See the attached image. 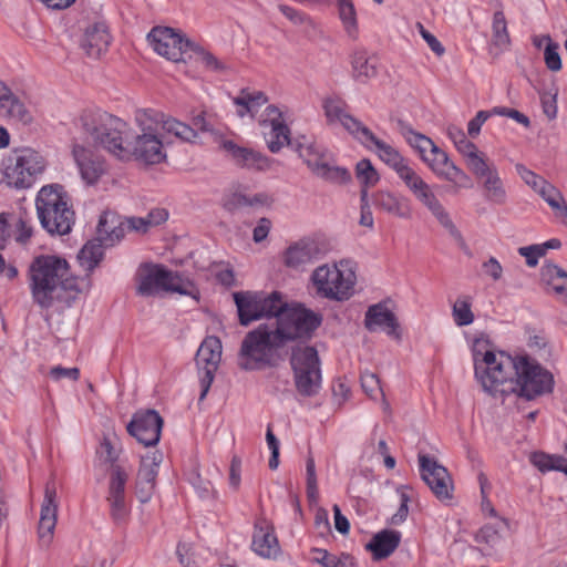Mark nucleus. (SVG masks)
I'll list each match as a JSON object with an SVG mask.
<instances>
[{
	"label": "nucleus",
	"mask_w": 567,
	"mask_h": 567,
	"mask_svg": "<svg viewBox=\"0 0 567 567\" xmlns=\"http://www.w3.org/2000/svg\"><path fill=\"white\" fill-rule=\"evenodd\" d=\"M519 177L534 190L536 192L540 185L546 181L535 172L528 169L523 164H516L515 166Z\"/></svg>",
	"instance_id": "680f3d73"
},
{
	"label": "nucleus",
	"mask_w": 567,
	"mask_h": 567,
	"mask_svg": "<svg viewBox=\"0 0 567 567\" xmlns=\"http://www.w3.org/2000/svg\"><path fill=\"white\" fill-rule=\"evenodd\" d=\"M402 135L406 143L419 153L421 159L435 176L452 183L458 188L472 187L471 177L449 157L434 142L411 127L403 128Z\"/></svg>",
	"instance_id": "7ed1b4c3"
},
{
	"label": "nucleus",
	"mask_w": 567,
	"mask_h": 567,
	"mask_svg": "<svg viewBox=\"0 0 567 567\" xmlns=\"http://www.w3.org/2000/svg\"><path fill=\"white\" fill-rule=\"evenodd\" d=\"M559 44L554 42L553 44L546 45L544 51V61L548 70L557 72L561 69V59L559 55Z\"/></svg>",
	"instance_id": "bf43d9fd"
},
{
	"label": "nucleus",
	"mask_w": 567,
	"mask_h": 567,
	"mask_svg": "<svg viewBox=\"0 0 567 567\" xmlns=\"http://www.w3.org/2000/svg\"><path fill=\"white\" fill-rule=\"evenodd\" d=\"M536 193L548 204L555 217L567 226V204L560 190L545 181Z\"/></svg>",
	"instance_id": "c9c22d12"
},
{
	"label": "nucleus",
	"mask_w": 567,
	"mask_h": 567,
	"mask_svg": "<svg viewBox=\"0 0 567 567\" xmlns=\"http://www.w3.org/2000/svg\"><path fill=\"white\" fill-rule=\"evenodd\" d=\"M312 561L322 567H357L355 559L347 553L340 555L330 554L323 548H312Z\"/></svg>",
	"instance_id": "c03bdc74"
},
{
	"label": "nucleus",
	"mask_w": 567,
	"mask_h": 567,
	"mask_svg": "<svg viewBox=\"0 0 567 567\" xmlns=\"http://www.w3.org/2000/svg\"><path fill=\"white\" fill-rule=\"evenodd\" d=\"M75 125L95 143L120 159L134 156L145 164L155 165L166 159L165 141L159 134H137L132 143L124 144L126 123L100 109L84 110Z\"/></svg>",
	"instance_id": "f257e3e1"
},
{
	"label": "nucleus",
	"mask_w": 567,
	"mask_h": 567,
	"mask_svg": "<svg viewBox=\"0 0 567 567\" xmlns=\"http://www.w3.org/2000/svg\"><path fill=\"white\" fill-rule=\"evenodd\" d=\"M454 322L458 327L468 326L474 321L472 312V299L468 296H461L456 299L452 308Z\"/></svg>",
	"instance_id": "8fccbe9b"
},
{
	"label": "nucleus",
	"mask_w": 567,
	"mask_h": 567,
	"mask_svg": "<svg viewBox=\"0 0 567 567\" xmlns=\"http://www.w3.org/2000/svg\"><path fill=\"white\" fill-rule=\"evenodd\" d=\"M275 326H271L281 343L311 338L313 331L320 326L321 317L301 306L287 307L284 301L282 310L274 315Z\"/></svg>",
	"instance_id": "6e6552de"
},
{
	"label": "nucleus",
	"mask_w": 567,
	"mask_h": 567,
	"mask_svg": "<svg viewBox=\"0 0 567 567\" xmlns=\"http://www.w3.org/2000/svg\"><path fill=\"white\" fill-rule=\"evenodd\" d=\"M226 156L237 166L254 171H268L272 161L260 152L238 145L231 140H224L220 144Z\"/></svg>",
	"instance_id": "393cba45"
},
{
	"label": "nucleus",
	"mask_w": 567,
	"mask_h": 567,
	"mask_svg": "<svg viewBox=\"0 0 567 567\" xmlns=\"http://www.w3.org/2000/svg\"><path fill=\"white\" fill-rule=\"evenodd\" d=\"M290 364L297 391L303 396H313L321 386V371L318 352L313 347H296Z\"/></svg>",
	"instance_id": "ddd939ff"
},
{
	"label": "nucleus",
	"mask_w": 567,
	"mask_h": 567,
	"mask_svg": "<svg viewBox=\"0 0 567 567\" xmlns=\"http://www.w3.org/2000/svg\"><path fill=\"white\" fill-rule=\"evenodd\" d=\"M0 111L10 120L24 124L32 120V115L24 103L16 96L8 86L7 92L0 95Z\"/></svg>",
	"instance_id": "e433bc0d"
},
{
	"label": "nucleus",
	"mask_w": 567,
	"mask_h": 567,
	"mask_svg": "<svg viewBox=\"0 0 567 567\" xmlns=\"http://www.w3.org/2000/svg\"><path fill=\"white\" fill-rule=\"evenodd\" d=\"M221 350L220 340L214 336L205 338L197 350L196 363L202 388L200 400L205 399L214 381L215 372L221 360Z\"/></svg>",
	"instance_id": "dca6fc26"
},
{
	"label": "nucleus",
	"mask_w": 567,
	"mask_h": 567,
	"mask_svg": "<svg viewBox=\"0 0 567 567\" xmlns=\"http://www.w3.org/2000/svg\"><path fill=\"white\" fill-rule=\"evenodd\" d=\"M259 125L265 132L267 146L271 153H278L290 144V128L286 124L284 112L276 105H268L260 114Z\"/></svg>",
	"instance_id": "aec40b11"
},
{
	"label": "nucleus",
	"mask_w": 567,
	"mask_h": 567,
	"mask_svg": "<svg viewBox=\"0 0 567 567\" xmlns=\"http://www.w3.org/2000/svg\"><path fill=\"white\" fill-rule=\"evenodd\" d=\"M484 197L487 202L495 205H503L506 203L507 193L503 181L497 169L483 178Z\"/></svg>",
	"instance_id": "37998d69"
},
{
	"label": "nucleus",
	"mask_w": 567,
	"mask_h": 567,
	"mask_svg": "<svg viewBox=\"0 0 567 567\" xmlns=\"http://www.w3.org/2000/svg\"><path fill=\"white\" fill-rule=\"evenodd\" d=\"M401 181L422 205L435 196L432 187L420 176L415 169L409 173Z\"/></svg>",
	"instance_id": "a18cd8bd"
},
{
	"label": "nucleus",
	"mask_w": 567,
	"mask_h": 567,
	"mask_svg": "<svg viewBox=\"0 0 567 567\" xmlns=\"http://www.w3.org/2000/svg\"><path fill=\"white\" fill-rule=\"evenodd\" d=\"M162 462L163 454L159 451H152L142 456L134 482V494L141 504L152 499Z\"/></svg>",
	"instance_id": "6ab92c4d"
},
{
	"label": "nucleus",
	"mask_w": 567,
	"mask_h": 567,
	"mask_svg": "<svg viewBox=\"0 0 567 567\" xmlns=\"http://www.w3.org/2000/svg\"><path fill=\"white\" fill-rule=\"evenodd\" d=\"M470 171L480 179L488 176L493 169H497L493 164H489L484 153L478 151L470 159L466 161Z\"/></svg>",
	"instance_id": "864d4df0"
},
{
	"label": "nucleus",
	"mask_w": 567,
	"mask_h": 567,
	"mask_svg": "<svg viewBox=\"0 0 567 567\" xmlns=\"http://www.w3.org/2000/svg\"><path fill=\"white\" fill-rule=\"evenodd\" d=\"M35 207L40 223L48 233L66 235L71 231L75 214L61 185L43 186L37 195Z\"/></svg>",
	"instance_id": "20e7f679"
},
{
	"label": "nucleus",
	"mask_w": 567,
	"mask_h": 567,
	"mask_svg": "<svg viewBox=\"0 0 567 567\" xmlns=\"http://www.w3.org/2000/svg\"><path fill=\"white\" fill-rule=\"evenodd\" d=\"M163 133L165 144L172 143V137L186 143H193L197 137V132L192 126L171 116L165 118Z\"/></svg>",
	"instance_id": "ea45409f"
},
{
	"label": "nucleus",
	"mask_w": 567,
	"mask_h": 567,
	"mask_svg": "<svg viewBox=\"0 0 567 567\" xmlns=\"http://www.w3.org/2000/svg\"><path fill=\"white\" fill-rule=\"evenodd\" d=\"M266 440H267L268 447L271 451V456L269 458V467L271 470H276L279 464V460H278V457H279V441L274 435L270 426H268V429H267Z\"/></svg>",
	"instance_id": "338daca9"
},
{
	"label": "nucleus",
	"mask_w": 567,
	"mask_h": 567,
	"mask_svg": "<svg viewBox=\"0 0 567 567\" xmlns=\"http://www.w3.org/2000/svg\"><path fill=\"white\" fill-rule=\"evenodd\" d=\"M30 275L32 297L42 308L52 307L54 301H68L81 290L80 280L70 274L66 260L56 256L35 258Z\"/></svg>",
	"instance_id": "f03ea898"
},
{
	"label": "nucleus",
	"mask_w": 567,
	"mask_h": 567,
	"mask_svg": "<svg viewBox=\"0 0 567 567\" xmlns=\"http://www.w3.org/2000/svg\"><path fill=\"white\" fill-rule=\"evenodd\" d=\"M339 19L349 39L359 38V23L354 3L352 0H337Z\"/></svg>",
	"instance_id": "79ce46f5"
},
{
	"label": "nucleus",
	"mask_w": 567,
	"mask_h": 567,
	"mask_svg": "<svg viewBox=\"0 0 567 567\" xmlns=\"http://www.w3.org/2000/svg\"><path fill=\"white\" fill-rule=\"evenodd\" d=\"M483 270L495 281L499 280L503 276V267L495 257H489L483 262Z\"/></svg>",
	"instance_id": "774afa93"
},
{
	"label": "nucleus",
	"mask_w": 567,
	"mask_h": 567,
	"mask_svg": "<svg viewBox=\"0 0 567 567\" xmlns=\"http://www.w3.org/2000/svg\"><path fill=\"white\" fill-rule=\"evenodd\" d=\"M355 177L361 185V190L369 194V188L375 186L380 181L378 171L372 165L371 161L363 158L355 165Z\"/></svg>",
	"instance_id": "09e8293b"
},
{
	"label": "nucleus",
	"mask_w": 567,
	"mask_h": 567,
	"mask_svg": "<svg viewBox=\"0 0 567 567\" xmlns=\"http://www.w3.org/2000/svg\"><path fill=\"white\" fill-rule=\"evenodd\" d=\"M401 181L422 205L435 196L432 187L420 176L415 169L409 173Z\"/></svg>",
	"instance_id": "49530a36"
},
{
	"label": "nucleus",
	"mask_w": 567,
	"mask_h": 567,
	"mask_svg": "<svg viewBox=\"0 0 567 567\" xmlns=\"http://www.w3.org/2000/svg\"><path fill=\"white\" fill-rule=\"evenodd\" d=\"M399 496H400V506L398 511L391 516L390 524L392 525H401L404 523L409 515V502H410V495L408 494L406 487H400L398 489Z\"/></svg>",
	"instance_id": "4d7b16f0"
},
{
	"label": "nucleus",
	"mask_w": 567,
	"mask_h": 567,
	"mask_svg": "<svg viewBox=\"0 0 567 567\" xmlns=\"http://www.w3.org/2000/svg\"><path fill=\"white\" fill-rule=\"evenodd\" d=\"M401 533L393 529H383L377 533L368 543L367 549L372 553L375 560L388 558L399 547Z\"/></svg>",
	"instance_id": "2f4dec72"
},
{
	"label": "nucleus",
	"mask_w": 567,
	"mask_h": 567,
	"mask_svg": "<svg viewBox=\"0 0 567 567\" xmlns=\"http://www.w3.org/2000/svg\"><path fill=\"white\" fill-rule=\"evenodd\" d=\"M148 41L154 51L167 60L185 61V51L189 40L181 32L168 27H155L148 34Z\"/></svg>",
	"instance_id": "a211bd4d"
},
{
	"label": "nucleus",
	"mask_w": 567,
	"mask_h": 567,
	"mask_svg": "<svg viewBox=\"0 0 567 567\" xmlns=\"http://www.w3.org/2000/svg\"><path fill=\"white\" fill-rule=\"evenodd\" d=\"M365 327L373 331L383 329L389 336L399 337L395 316L385 306L378 303L371 306L365 313Z\"/></svg>",
	"instance_id": "7c9ffc66"
},
{
	"label": "nucleus",
	"mask_w": 567,
	"mask_h": 567,
	"mask_svg": "<svg viewBox=\"0 0 567 567\" xmlns=\"http://www.w3.org/2000/svg\"><path fill=\"white\" fill-rule=\"evenodd\" d=\"M319 252L318 245L313 240H300L286 250L285 264L291 268H299L317 259Z\"/></svg>",
	"instance_id": "72a5a7b5"
},
{
	"label": "nucleus",
	"mask_w": 567,
	"mask_h": 567,
	"mask_svg": "<svg viewBox=\"0 0 567 567\" xmlns=\"http://www.w3.org/2000/svg\"><path fill=\"white\" fill-rule=\"evenodd\" d=\"M299 157L316 176L336 184H346L351 179L348 169L333 164L328 151L316 142L302 137L295 145Z\"/></svg>",
	"instance_id": "9d476101"
},
{
	"label": "nucleus",
	"mask_w": 567,
	"mask_h": 567,
	"mask_svg": "<svg viewBox=\"0 0 567 567\" xmlns=\"http://www.w3.org/2000/svg\"><path fill=\"white\" fill-rule=\"evenodd\" d=\"M516 365L517 357L503 351H486L482 358H474L475 377L483 390L492 395L511 393Z\"/></svg>",
	"instance_id": "39448f33"
},
{
	"label": "nucleus",
	"mask_w": 567,
	"mask_h": 567,
	"mask_svg": "<svg viewBox=\"0 0 567 567\" xmlns=\"http://www.w3.org/2000/svg\"><path fill=\"white\" fill-rule=\"evenodd\" d=\"M529 462L540 472L546 473L549 471L561 472L566 458L563 455L547 454L545 452H534L529 456Z\"/></svg>",
	"instance_id": "de8ad7c7"
},
{
	"label": "nucleus",
	"mask_w": 567,
	"mask_h": 567,
	"mask_svg": "<svg viewBox=\"0 0 567 567\" xmlns=\"http://www.w3.org/2000/svg\"><path fill=\"white\" fill-rule=\"evenodd\" d=\"M208 53V50L205 49L203 45L193 42L189 40L188 45L185 51V61H194L196 63L202 64L204 61V58Z\"/></svg>",
	"instance_id": "69168bd1"
},
{
	"label": "nucleus",
	"mask_w": 567,
	"mask_h": 567,
	"mask_svg": "<svg viewBox=\"0 0 567 567\" xmlns=\"http://www.w3.org/2000/svg\"><path fill=\"white\" fill-rule=\"evenodd\" d=\"M252 551L265 559H277L281 547L274 526L267 519H258L254 527Z\"/></svg>",
	"instance_id": "bb28decb"
},
{
	"label": "nucleus",
	"mask_w": 567,
	"mask_h": 567,
	"mask_svg": "<svg viewBox=\"0 0 567 567\" xmlns=\"http://www.w3.org/2000/svg\"><path fill=\"white\" fill-rule=\"evenodd\" d=\"M99 453L105 460V462L111 464L112 468L114 466H118L116 464V462L118 460L120 453L113 446L112 442L109 439H106V437L103 439V441L101 442V445H100Z\"/></svg>",
	"instance_id": "0e129e2a"
},
{
	"label": "nucleus",
	"mask_w": 567,
	"mask_h": 567,
	"mask_svg": "<svg viewBox=\"0 0 567 567\" xmlns=\"http://www.w3.org/2000/svg\"><path fill=\"white\" fill-rule=\"evenodd\" d=\"M547 291L567 305V272L554 264H546L540 271Z\"/></svg>",
	"instance_id": "473e14b6"
},
{
	"label": "nucleus",
	"mask_w": 567,
	"mask_h": 567,
	"mask_svg": "<svg viewBox=\"0 0 567 567\" xmlns=\"http://www.w3.org/2000/svg\"><path fill=\"white\" fill-rule=\"evenodd\" d=\"M234 301L237 306L239 322L243 326L264 317H274L284 307V300L278 292L265 296L258 292L239 291L234 293Z\"/></svg>",
	"instance_id": "4468645a"
},
{
	"label": "nucleus",
	"mask_w": 567,
	"mask_h": 567,
	"mask_svg": "<svg viewBox=\"0 0 567 567\" xmlns=\"http://www.w3.org/2000/svg\"><path fill=\"white\" fill-rule=\"evenodd\" d=\"M167 278L165 279L164 290L178 292L181 295L194 296L196 292L195 286L192 281L184 279L179 275L166 270Z\"/></svg>",
	"instance_id": "3c124183"
},
{
	"label": "nucleus",
	"mask_w": 567,
	"mask_h": 567,
	"mask_svg": "<svg viewBox=\"0 0 567 567\" xmlns=\"http://www.w3.org/2000/svg\"><path fill=\"white\" fill-rule=\"evenodd\" d=\"M311 280L319 296L344 301L353 295L357 276L350 260H340L316 268Z\"/></svg>",
	"instance_id": "0eeeda50"
},
{
	"label": "nucleus",
	"mask_w": 567,
	"mask_h": 567,
	"mask_svg": "<svg viewBox=\"0 0 567 567\" xmlns=\"http://www.w3.org/2000/svg\"><path fill=\"white\" fill-rule=\"evenodd\" d=\"M111 43V35L105 24L96 23L86 29L82 48L91 58H99L105 52Z\"/></svg>",
	"instance_id": "c756f323"
},
{
	"label": "nucleus",
	"mask_w": 567,
	"mask_h": 567,
	"mask_svg": "<svg viewBox=\"0 0 567 567\" xmlns=\"http://www.w3.org/2000/svg\"><path fill=\"white\" fill-rule=\"evenodd\" d=\"M518 254L525 258L526 265L528 267H536L538 265V260L544 255V246H539V244L519 247Z\"/></svg>",
	"instance_id": "052dcab7"
},
{
	"label": "nucleus",
	"mask_w": 567,
	"mask_h": 567,
	"mask_svg": "<svg viewBox=\"0 0 567 567\" xmlns=\"http://www.w3.org/2000/svg\"><path fill=\"white\" fill-rule=\"evenodd\" d=\"M166 269L157 265H143L137 274V292L142 296H153L164 290Z\"/></svg>",
	"instance_id": "c85d7f7f"
},
{
	"label": "nucleus",
	"mask_w": 567,
	"mask_h": 567,
	"mask_svg": "<svg viewBox=\"0 0 567 567\" xmlns=\"http://www.w3.org/2000/svg\"><path fill=\"white\" fill-rule=\"evenodd\" d=\"M268 102V96L258 90L243 89L238 96L234 99L236 113L239 117L255 115L259 112L260 107Z\"/></svg>",
	"instance_id": "f704fd0d"
},
{
	"label": "nucleus",
	"mask_w": 567,
	"mask_h": 567,
	"mask_svg": "<svg viewBox=\"0 0 567 567\" xmlns=\"http://www.w3.org/2000/svg\"><path fill=\"white\" fill-rule=\"evenodd\" d=\"M554 388V378L536 360L527 357H517L514 384L511 392L518 396L533 400L549 393Z\"/></svg>",
	"instance_id": "1a4fd4ad"
},
{
	"label": "nucleus",
	"mask_w": 567,
	"mask_h": 567,
	"mask_svg": "<svg viewBox=\"0 0 567 567\" xmlns=\"http://www.w3.org/2000/svg\"><path fill=\"white\" fill-rule=\"evenodd\" d=\"M234 199L239 206L269 207L274 203L272 195L261 192L254 195L235 194Z\"/></svg>",
	"instance_id": "5fc2aeb1"
},
{
	"label": "nucleus",
	"mask_w": 567,
	"mask_h": 567,
	"mask_svg": "<svg viewBox=\"0 0 567 567\" xmlns=\"http://www.w3.org/2000/svg\"><path fill=\"white\" fill-rule=\"evenodd\" d=\"M97 240L87 241L78 255L81 267L93 270L103 257V245L111 246L124 236L123 223L113 213H103L97 224Z\"/></svg>",
	"instance_id": "9b49d317"
},
{
	"label": "nucleus",
	"mask_w": 567,
	"mask_h": 567,
	"mask_svg": "<svg viewBox=\"0 0 567 567\" xmlns=\"http://www.w3.org/2000/svg\"><path fill=\"white\" fill-rule=\"evenodd\" d=\"M166 115L154 109H141L135 112L134 121L140 134H158L163 131Z\"/></svg>",
	"instance_id": "58836bf2"
},
{
	"label": "nucleus",
	"mask_w": 567,
	"mask_h": 567,
	"mask_svg": "<svg viewBox=\"0 0 567 567\" xmlns=\"http://www.w3.org/2000/svg\"><path fill=\"white\" fill-rule=\"evenodd\" d=\"M45 168L44 157L32 148L16 151L4 162V179L9 186L29 188Z\"/></svg>",
	"instance_id": "f8f14e48"
},
{
	"label": "nucleus",
	"mask_w": 567,
	"mask_h": 567,
	"mask_svg": "<svg viewBox=\"0 0 567 567\" xmlns=\"http://www.w3.org/2000/svg\"><path fill=\"white\" fill-rule=\"evenodd\" d=\"M282 347L272 327L260 324L244 338L239 365L247 371L274 367L279 359L278 350Z\"/></svg>",
	"instance_id": "423d86ee"
},
{
	"label": "nucleus",
	"mask_w": 567,
	"mask_h": 567,
	"mask_svg": "<svg viewBox=\"0 0 567 567\" xmlns=\"http://www.w3.org/2000/svg\"><path fill=\"white\" fill-rule=\"evenodd\" d=\"M374 207L391 216L409 219L412 216V207L408 198L385 189L372 194Z\"/></svg>",
	"instance_id": "cd10ccee"
},
{
	"label": "nucleus",
	"mask_w": 567,
	"mask_h": 567,
	"mask_svg": "<svg viewBox=\"0 0 567 567\" xmlns=\"http://www.w3.org/2000/svg\"><path fill=\"white\" fill-rule=\"evenodd\" d=\"M163 427V419L155 410H141L133 414L126 430L130 435L145 446L158 443Z\"/></svg>",
	"instance_id": "412c9836"
},
{
	"label": "nucleus",
	"mask_w": 567,
	"mask_h": 567,
	"mask_svg": "<svg viewBox=\"0 0 567 567\" xmlns=\"http://www.w3.org/2000/svg\"><path fill=\"white\" fill-rule=\"evenodd\" d=\"M362 132L363 134L358 138V142L367 150L374 152L381 162L396 173L400 179L414 169L408 158L393 145L378 138L369 127Z\"/></svg>",
	"instance_id": "f3484780"
},
{
	"label": "nucleus",
	"mask_w": 567,
	"mask_h": 567,
	"mask_svg": "<svg viewBox=\"0 0 567 567\" xmlns=\"http://www.w3.org/2000/svg\"><path fill=\"white\" fill-rule=\"evenodd\" d=\"M58 507L56 487L55 483L51 481L45 484L38 524V537L41 546L49 547L53 540L58 522Z\"/></svg>",
	"instance_id": "4be33fe9"
},
{
	"label": "nucleus",
	"mask_w": 567,
	"mask_h": 567,
	"mask_svg": "<svg viewBox=\"0 0 567 567\" xmlns=\"http://www.w3.org/2000/svg\"><path fill=\"white\" fill-rule=\"evenodd\" d=\"M419 470L422 480L439 501L452 499L454 491L453 480L443 465L439 464L434 457L419 455Z\"/></svg>",
	"instance_id": "2eb2a0df"
},
{
	"label": "nucleus",
	"mask_w": 567,
	"mask_h": 567,
	"mask_svg": "<svg viewBox=\"0 0 567 567\" xmlns=\"http://www.w3.org/2000/svg\"><path fill=\"white\" fill-rule=\"evenodd\" d=\"M423 206L436 218V220L444 228H446L451 233L455 230V226L450 217V214L442 205L436 195L432 199L427 200Z\"/></svg>",
	"instance_id": "603ef678"
},
{
	"label": "nucleus",
	"mask_w": 567,
	"mask_h": 567,
	"mask_svg": "<svg viewBox=\"0 0 567 567\" xmlns=\"http://www.w3.org/2000/svg\"><path fill=\"white\" fill-rule=\"evenodd\" d=\"M361 386L371 399H377L379 395L383 396L380 380L375 373L369 371L361 373Z\"/></svg>",
	"instance_id": "6e6d98bb"
},
{
	"label": "nucleus",
	"mask_w": 567,
	"mask_h": 567,
	"mask_svg": "<svg viewBox=\"0 0 567 567\" xmlns=\"http://www.w3.org/2000/svg\"><path fill=\"white\" fill-rule=\"evenodd\" d=\"M352 75L359 82H367L378 73V61L369 56L364 50H358L351 59Z\"/></svg>",
	"instance_id": "4c0bfd02"
},
{
	"label": "nucleus",
	"mask_w": 567,
	"mask_h": 567,
	"mask_svg": "<svg viewBox=\"0 0 567 567\" xmlns=\"http://www.w3.org/2000/svg\"><path fill=\"white\" fill-rule=\"evenodd\" d=\"M491 47L496 50V53L505 52L511 47L507 21L504 12L501 10L493 14Z\"/></svg>",
	"instance_id": "a19ab883"
},
{
	"label": "nucleus",
	"mask_w": 567,
	"mask_h": 567,
	"mask_svg": "<svg viewBox=\"0 0 567 567\" xmlns=\"http://www.w3.org/2000/svg\"><path fill=\"white\" fill-rule=\"evenodd\" d=\"M359 225L373 229L374 218L369 203V195L365 190L360 192V219Z\"/></svg>",
	"instance_id": "13d9d810"
},
{
	"label": "nucleus",
	"mask_w": 567,
	"mask_h": 567,
	"mask_svg": "<svg viewBox=\"0 0 567 567\" xmlns=\"http://www.w3.org/2000/svg\"><path fill=\"white\" fill-rule=\"evenodd\" d=\"M416 28L419 30L420 35L426 42L429 48L437 55L442 56L445 53V48L443 44L433 35L430 31H427L421 22L416 23Z\"/></svg>",
	"instance_id": "e2e57ef3"
},
{
	"label": "nucleus",
	"mask_w": 567,
	"mask_h": 567,
	"mask_svg": "<svg viewBox=\"0 0 567 567\" xmlns=\"http://www.w3.org/2000/svg\"><path fill=\"white\" fill-rule=\"evenodd\" d=\"M327 122L331 125L340 124L357 141L368 127L349 113V106L341 97L329 96L322 102Z\"/></svg>",
	"instance_id": "5701e85b"
},
{
	"label": "nucleus",
	"mask_w": 567,
	"mask_h": 567,
	"mask_svg": "<svg viewBox=\"0 0 567 567\" xmlns=\"http://www.w3.org/2000/svg\"><path fill=\"white\" fill-rule=\"evenodd\" d=\"M128 475L122 466H114L111 471L107 503L111 516L117 524L124 523L130 514V507L125 501V486Z\"/></svg>",
	"instance_id": "b1692460"
},
{
	"label": "nucleus",
	"mask_w": 567,
	"mask_h": 567,
	"mask_svg": "<svg viewBox=\"0 0 567 567\" xmlns=\"http://www.w3.org/2000/svg\"><path fill=\"white\" fill-rule=\"evenodd\" d=\"M72 155L82 179L87 185L96 184L100 178L106 174V162L101 156L94 154L90 148L74 144Z\"/></svg>",
	"instance_id": "a878e982"
}]
</instances>
